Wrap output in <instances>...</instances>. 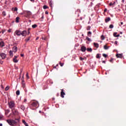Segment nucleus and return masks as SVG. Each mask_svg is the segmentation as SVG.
Wrapping results in <instances>:
<instances>
[{"label": "nucleus", "instance_id": "8", "mask_svg": "<svg viewBox=\"0 0 126 126\" xmlns=\"http://www.w3.org/2000/svg\"><path fill=\"white\" fill-rule=\"evenodd\" d=\"M12 112L13 114V115H18V111L16 110V109H12Z\"/></svg>", "mask_w": 126, "mask_h": 126}, {"label": "nucleus", "instance_id": "24", "mask_svg": "<svg viewBox=\"0 0 126 126\" xmlns=\"http://www.w3.org/2000/svg\"><path fill=\"white\" fill-rule=\"evenodd\" d=\"M87 51L88 52H92V48H87Z\"/></svg>", "mask_w": 126, "mask_h": 126}, {"label": "nucleus", "instance_id": "23", "mask_svg": "<svg viewBox=\"0 0 126 126\" xmlns=\"http://www.w3.org/2000/svg\"><path fill=\"white\" fill-rule=\"evenodd\" d=\"M30 40V36L28 37L27 38L25 39L26 42H28Z\"/></svg>", "mask_w": 126, "mask_h": 126}, {"label": "nucleus", "instance_id": "22", "mask_svg": "<svg viewBox=\"0 0 126 126\" xmlns=\"http://www.w3.org/2000/svg\"><path fill=\"white\" fill-rule=\"evenodd\" d=\"M2 14L3 16H5L6 15V13L5 12V11H3L2 12Z\"/></svg>", "mask_w": 126, "mask_h": 126}, {"label": "nucleus", "instance_id": "13", "mask_svg": "<svg viewBox=\"0 0 126 126\" xmlns=\"http://www.w3.org/2000/svg\"><path fill=\"white\" fill-rule=\"evenodd\" d=\"M94 47H95V48H99V44H98L97 43H94Z\"/></svg>", "mask_w": 126, "mask_h": 126}, {"label": "nucleus", "instance_id": "28", "mask_svg": "<svg viewBox=\"0 0 126 126\" xmlns=\"http://www.w3.org/2000/svg\"><path fill=\"white\" fill-rule=\"evenodd\" d=\"M32 28H36L37 27V25L34 24L32 26Z\"/></svg>", "mask_w": 126, "mask_h": 126}, {"label": "nucleus", "instance_id": "7", "mask_svg": "<svg viewBox=\"0 0 126 126\" xmlns=\"http://www.w3.org/2000/svg\"><path fill=\"white\" fill-rule=\"evenodd\" d=\"M15 34L17 36H20V35H21V32L19 30H16L15 32Z\"/></svg>", "mask_w": 126, "mask_h": 126}, {"label": "nucleus", "instance_id": "50", "mask_svg": "<svg viewBox=\"0 0 126 126\" xmlns=\"http://www.w3.org/2000/svg\"><path fill=\"white\" fill-rule=\"evenodd\" d=\"M45 14H49V12L48 11L45 12Z\"/></svg>", "mask_w": 126, "mask_h": 126}, {"label": "nucleus", "instance_id": "32", "mask_svg": "<svg viewBox=\"0 0 126 126\" xmlns=\"http://www.w3.org/2000/svg\"><path fill=\"white\" fill-rule=\"evenodd\" d=\"M86 39H87V40H88V41H91V39L89 37H87Z\"/></svg>", "mask_w": 126, "mask_h": 126}, {"label": "nucleus", "instance_id": "51", "mask_svg": "<svg viewBox=\"0 0 126 126\" xmlns=\"http://www.w3.org/2000/svg\"><path fill=\"white\" fill-rule=\"evenodd\" d=\"M31 1H32V2H34V1H35V0H30Z\"/></svg>", "mask_w": 126, "mask_h": 126}, {"label": "nucleus", "instance_id": "14", "mask_svg": "<svg viewBox=\"0 0 126 126\" xmlns=\"http://www.w3.org/2000/svg\"><path fill=\"white\" fill-rule=\"evenodd\" d=\"M13 52H14V53H16L17 52V47L14 46L13 48Z\"/></svg>", "mask_w": 126, "mask_h": 126}, {"label": "nucleus", "instance_id": "9", "mask_svg": "<svg viewBox=\"0 0 126 126\" xmlns=\"http://www.w3.org/2000/svg\"><path fill=\"white\" fill-rule=\"evenodd\" d=\"M61 97L62 98H64V95H65V94L64 93V92H63V90H62V92L61 93Z\"/></svg>", "mask_w": 126, "mask_h": 126}, {"label": "nucleus", "instance_id": "49", "mask_svg": "<svg viewBox=\"0 0 126 126\" xmlns=\"http://www.w3.org/2000/svg\"><path fill=\"white\" fill-rule=\"evenodd\" d=\"M87 30H90V27H88Z\"/></svg>", "mask_w": 126, "mask_h": 126}, {"label": "nucleus", "instance_id": "58", "mask_svg": "<svg viewBox=\"0 0 126 126\" xmlns=\"http://www.w3.org/2000/svg\"><path fill=\"white\" fill-rule=\"evenodd\" d=\"M28 34V35H29V34H30V32L29 31Z\"/></svg>", "mask_w": 126, "mask_h": 126}, {"label": "nucleus", "instance_id": "44", "mask_svg": "<svg viewBox=\"0 0 126 126\" xmlns=\"http://www.w3.org/2000/svg\"><path fill=\"white\" fill-rule=\"evenodd\" d=\"M24 102L25 103L26 102H27V99L26 98L24 99Z\"/></svg>", "mask_w": 126, "mask_h": 126}, {"label": "nucleus", "instance_id": "61", "mask_svg": "<svg viewBox=\"0 0 126 126\" xmlns=\"http://www.w3.org/2000/svg\"><path fill=\"white\" fill-rule=\"evenodd\" d=\"M0 126H2V124H0Z\"/></svg>", "mask_w": 126, "mask_h": 126}, {"label": "nucleus", "instance_id": "17", "mask_svg": "<svg viewBox=\"0 0 126 126\" xmlns=\"http://www.w3.org/2000/svg\"><path fill=\"white\" fill-rule=\"evenodd\" d=\"M23 124L25 125V126H29L28 124H27V123H26V122L25 121V120H23L22 121Z\"/></svg>", "mask_w": 126, "mask_h": 126}, {"label": "nucleus", "instance_id": "36", "mask_svg": "<svg viewBox=\"0 0 126 126\" xmlns=\"http://www.w3.org/2000/svg\"><path fill=\"white\" fill-rule=\"evenodd\" d=\"M91 34H92V32H88V35L89 36V35H91Z\"/></svg>", "mask_w": 126, "mask_h": 126}, {"label": "nucleus", "instance_id": "56", "mask_svg": "<svg viewBox=\"0 0 126 126\" xmlns=\"http://www.w3.org/2000/svg\"><path fill=\"white\" fill-rule=\"evenodd\" d=\"M22 79H24V76L23 75Z\"/></svg>", "mask_w": 126, "mask_h": 126}, {"label": "nucleus", "instance_id": "40", "mask_svg": "<svg viewBox=\"0 0 126 126\" xmlns=\"http://www.w3.org/2000/svg\"><path fill=\"white\" fill-rule=\"evenodd\" d=\"M80 61H83V60H84V59L82 57H80Z\"/></svg>", "mask_w": 126, "mask_h": 126}, {"label": "nucleus", "instance_id": "47", "mask_svg": "<svg viewBox=\"0 0 126 126\" xmlns=\"http://www.w3.org/2000/svg\"><path fill=\"white\" fill-rule=\"evenodd\" d=\"M113 61H114V59H113V58H111V59L110 60V63H112Z\"/></svg>", "mask_w": 126, "mask_h": 126}, {"label": "nucleus", "instance_id": "27", "mask_svg": "<svg viewBox=\"0 0 126 126\" xmlns=\"http://www.w3.org/2000/svg\"><path fill=\"white\" fill-rule=\"evenodd\" d=\"M104 39H105V37L103 35H102L101 36V40H104Z\"/></svg>", "mask_w": 126, "mask_h": 126}, {"label": "nucleus", "instance_id": "34", "mask_svg": "<svg viewBox=\"0 0 126 126\" xmlns=\"http://www.w3.org/2000/svg\"><path fill=\"white\" fill-rule=\"evenodd\" d=\"M21 109H22V110H25V107H24V106H22Z\"/></svg>", "mask_w": 126, "mask_h": 126}, {"label": "nucleus", "instance_id": "1", "mask_svg": "<svg viewBox=\"0 0 126 126\" xmlns=\"http://www.w3.org/2000/svg\"><path fill=\"white\" fill-rule=\"evenodd\" d=\"M6 122L9 126H16L17 123H19L20 122V119H15V120L9 119L6 120Z\"/></svg>", "mask_w": 126, "mask_h": 126}, {"label": "nucleus", "instance_id": "21", "mask_svg": "<svg viewBox=\"0 0 126 126\" xmlns=\"http://www.w3.org/2000/svg\"><path fill=\"white\" fill-rule=\"evenodd\" d=\"M103 48H104V50H108V49H109V47H108V46H107V45H104Z\"/></svg>", "mask_w": 126, "mask_h": 126}, {"label": "nucleus", "instance_id": "19", "mask_svg": "<svg viewBox=\"0 0 126 126\" xmlns=\"http://www.w3.org/2000/svg\"><path fill=\"white\" fill-rule=\"evenodd\" d=\"M116 4V2H110L109 3V5L112 6V5H115Z\"/></svg>", "mask_w": 126, "mask_h": 126}, {"label": "nucleus", "instance_id": "20", "mask_svg": "<svg viewBox=\"0 0 126 126\" xmlns=\"http://www.w3.org/2000/svg\"><path fill=\"white\" fill-rule=\"evenodd\" d=\"M9 54H10V57H12L13 56V53L12 52V51H10Z\"/></svg>", "mask_w": 126, "mask_h": 126}, {"label": "nucleus", "instance_id": "2", "mask_svg": "<svg viewBox=\"0 0 126 126\" xmlns=\"http://www.w3.org/2000/svg\"><path fill=\"white\" fill-rule=\"evenodd\" d=\"M8 105L10 109H12V108H13L14 106H15V104L14 103V101H11L10 102H8Z\"/></svg>", "mask_w": 126, "mask_h": 126}, {"label": "nucleus", "instance_id": "55", "mask_svg": "<svg viewBox=\"0 0 126 126\" xmlns=\"http://www.w3.org/2000/svg\"><path fill=\"white\" fill-rule=\"evenodd\" d=\"M42 40H46V38H45L42 37Z\"/></svg>", "mask_w": 126, "mask_h": 126}, {"label": "nucleus", "instance_id": "31", "mask_svg": "<svg viewBox=\"0 0 126 126\" xmlns=\"http://www.w3.org/2000/svg\"><path fill=\"white\" fill-rule=\"evenodd\" d=\"M47 8H48V7L47 6V5H44L43 6V9H47Z\"/></svg>", "mask_w": 126, "mask_h": 126}, {"label": "nucleus", "instance_id": "37", "mask_svg": "<svg viewBox=\"0 0 126 126\" xmlns=\"http://www.w3.org/2000/svg\"><path fill=\"white\" fill-rule=\"evenodd\" d=\"M22 83H25V81H24V79H22Z\"/></svg>", "mask_w": 126, "mask_h": 126}, {"label": "nucleus", "instance_id": "48", "mask_svg": "<svg viewBox=\"0 0 126 126\" xmlns=\"http://www.w3.org/2000/svg\"><path fill=\"white\" fill-rule=\"evenodd\" d=\"M26 76L27 77H28V78H29V76L28 75V73L26 74Z\"/></svg>", "mask_w": 126, "mask_h": 126}, {"label": "nucleus", "instance_id": "29", "mask_svg": "<svg viewBox=\"0 0 126 126\" xmlns=\"http://www.w3.org/2000/svg\"><path fill=\"white\" fill-rule=\"evenodd\" d=\"M96 59H100V55H99V54H97L96 55Z\"/></svg>", "mask_w": 126, "mask_h": 126}, {"label": "nucleus", "instance_id": "38", "mask_svg": "<svg viewBox=\"0 0 126 126\" xmlns=\"http://www.w3.org/2000/svg\"><path fill=\"white\" fill-rule=\"evenodd\" d=\"M22 85H23V88H25V83H23Z\"/></svg>", "mask_w": 126, "mask_h": 126}, {"label": "nucleus", "instance_id": "12", "mask_svg": "<svg viewBox=\"0 0 126 126\" xmlns=\"http://www.w3.org/2000/svg\"><path fill=\"white\" fill-rule=\"evenodd\" d=\"M117 58H123V54H116Z\"/></svg>", "mask_w": 126, "mask_h": 126}, {"label": "nucleus", "instance_id": "30", "mask_svg": "<svg viewBox=\"0 0 126 126\" xmlns=\"http://www.w3.org/2000/svg\"><path fill=\"white\" fill-rule=\"evenodd\" d=\"M8 89H9V87L7 86V87L5 88V90L6 91H7V90H8Z\"/></svg>", "mask_w": 126, "mask_h": 126}, {"label": "nucleus", "instance_id": "41", "mask_svg": "<svg viewBox=\"0 0 126 126\" xmlns=\"http://www.w3.org/2000/svg\"><path fill=\"white\" fill-rule=\"evenodd\" d=\"M60 64L61 66H63V63H60Z\"/></svg>", "mask_w": 126, "mask_h": 126}, {"label": "nucleus", "instance_id": "57", "mask_svg": "<svg viewBox=\"0 0 126 126\" xmlns=\"http://www.w3.org/2000/svg\"><path fill=\"white\" fill-rule=\"evenodd\" d=\"M107 11V9H104V12H106Z\"/></svg>", "mask_w": 126, "mask_h": 126}, {"label": "nucleus", "instance_id": "62", "mask_svg": "<svg viewBox=\"0 0 126 126\" xmlns=\"http://www.w3.org/2000/svg\"><path fill=\"white\" fill-rule=\"evenodd\" d=\"M115 36H117L116 34H115Z\"/></svg>", "mask_w": 126, "mask_h": 126}, {"label": "nucleus", "instance_id": "26", "mask_svg": "<svg viewBox=\"0 0 126 126\" xmlns=\"http://www.w3.org/2000/svg\"><path fill=\"white\" fill-rule=\"evenodd\" d=\"M16 94L17 95H20V92L18 90V91H16Z\"/></svg>", "mask_w": 126, "mask_h": 126}, {"label": "nucleus", "instance_id": "60", "mask_svg": "<svg viewBox=\"0 0 126 126\" xmlns=\"http://www.w3.org/2000/svg\"><path fill=\"white\" fill-rule=\"evenodd\" d=\"M38 39H39V37H36V40H38Z\"/></svg>", "mask_w": 126, "mask_h": 126}, {"label": "nucleus", "instance_id": "53", "mask_svg": "<svg viewBox=\"0 0 126 126\" xmlns=\"http://www.w3.org/2000/svg\"><path fill=\"white\" fill-rule=\"evenodd\" d=\"M120 24H121V25H123V24H124V23L123 22H121Z\"/></svg>", "mask_w": 126, "mask_h": 126}, {"label": "nucleus", "instance_id": "6", "mask_svg": "<svg viewBox=\"0 0 126 126\" xmlns=\"http://www.w3.org/2000/svg\"><path fill=\"white\" fill-rule=\"evenodd\" d=\"M21 35H22L23 37H26V35H27V32H26V31H23L21 32Z\"/></svg>", "mask_w": 126, "mask_h": 126}, {"label": "nucleus", "instance_id": "25", "mask_svg": "<svg viewBox=\"0 0 126 126\" xmlns=\"http://www.w3.org/2000/svg\"><path fill=\"white\" fill-rule=\"evenodd\" d=\"M109 28H110V29H113V28H114V25H110L109 26Z\"/></svg>", "mask_w": 126, "mask_h": 126}, {"label": "nucleus", "instance_id": "42", "mask_svg": "<svg viewBox=\"0 0 126 126\" xmlns=\"http://www.w3.org/2000/svg\"><path fill=\"white\" fill-rule=\"evenodd\" d=\"M114 44H115V45H118V41H115V42H114Z\"/></svg>", "mask_w": 126, "mask_h": 126}, {"label": "nucleus", "instance_id": "59", "mask_svg": "<svg viewBox=\"0 0 126 126\" xmlns=\"http://www.w3.org/2000/svg\"><path fill=\"white\" fill-rule=\"evenodd\" d=\"M122 2H125V0H122Z\"/></svg>", "mask_w": 126, "mask_h": 126}, {"label": "nucleus", "instance_id": "39", "mask_svg": "<svg viewBox=\"0 0 126 126\" xmlns=\"http://www.w3.org/2000/svg\"><path fill=\"white\" fill-rule=\"evenodd\" d=\"M0 64H2V63H3V61L0 60Z\"/></svg>", "mask_w": 126, "mask_h": 126}, {"label": "nucleus", "instance_id": "11", "mask_svg": "<svg viewBox=\"0 0 126 126\" xmlns=\"http://www.w3.org/2000/svg\"><path fill=\"white\" fill-rule=\"evenodd\" d=\"M81 50L82 52H85V51H86V47H85V46H82Z\"/></svg>", "mask_w": 126, "mask_h": 126}, {"label": "nucleus", "instance_id": "52", "mask_svg": "<svg viewBox=\"0 0 126 126\" xmlns=\"http://www.w3.org/2000/svg\"><path fill=\"white\" fill-rule=\"evenodd\" d=\"M21 57H24V54H21Z\"/></svg>", "mask_w": 126, "mask_h": 126}, {"label": "nucleus", "instance_id": "18", "mask_svg": "<svg viewBox=\"0 0 126 126\" xmlns=\"http://www.w3.org/2000/svg\"><path fill=\"white\" fill-rule=\"evenodd\" d=\"M19 19H20L19 17H17L16 18V22L17 23H18V22H19Z\"/></svg>", "mask_w": 126, "mask_h": 126}, {"label": "nucleus", "instance_id": "4", "mask_svg": "<svg viewBox=\"0 0 126 126\" xmlns=\"http://www.w3.org/2000/svg\"><path fill=\"white\" fill-rule=\"evenodd\" d=\"M25 13L26 14V17H27V18H28V16H30V15H31L32 14L31 12L29 11H26Z\"/></svg>", "mask_w": 126, "mask_h": 126}, {"label": "nucleus", "instance_id": "46", "mask_svg": "<svg viewBox=\"0 0 126 126\" xmlns=\"http://www.w3.org/2000/svg\"><path fill=\"white\" fill-rule=\"evenodd\" d=\"M114 37H119L120 35H115V34H114Z\"/></svg>", "mask_w": 126, "mask_h": 126}, {"label": "nucleus", "instance_id": "43", "mask_svg": "<svg viewBox=\"0 0 126 126\" xmlns=\"http://www.w3.org/2000/svg\"><path fill=\"white\" fill-rule=\"evenodd\" d=\"M52 5H53V3H52V2H50V6L52 7Z\"/></svg>", "mask_w": 126, "mask_h": 126}, {"label": "nucleus", "instance_id": "10", "mask_svg": "<svg viewBox=\"0 0 126 126\" xmlns=\"http://www.w3.org/2000/svg\"><path fill=\"white\" fill-rule=\"evenodd\" d=\"M17 56H14V58H13V62L14 63H18V60L17 59Z\"/></svg>", "mask_w": 126, "mask_h": 126}, {"label": "nucleus", "instance_id": "35", "mask_svg": "<svg viewBox=\"0 0 126 126\" xmlns=\"http://www.w3.org/2000/svg\"><path fill=\"white\" fill-rule=\"evenodd\" d=\"M18 10V9L17 8V7H15L14 9V11H17Z\"/></svg>", "mask_w": 126, "mask_h": 126}, {"label": "nucleus", "instance_id": "16", "mask_svg": "<svg viewBox=\"0 0 126 126\" xmlns=\"http://www.w3.org/2000/svg\"><path fill=\"white\" fill-rule=\"evenodd\" d=\"M0 47H4V43H3V42L1 41L0 42Z\"/></svg>", "mask_w": 126, "mask_h": 126}, {"label": "nucleus", "instance_id": "45", "mask_svg": "<svg viewBox=\"0 0 126 126\" xmlns=\"http://www.w3.org/2000/svg\"><path fill=\"white\" fill-rule=\"evenodd\" d=\"M8 32H9V33H10V32H11V29H9L8 30Z\"/></svg>", "mask_w": 126, "mask_h": 126}, {"label": "nucleus", "instance_id": "15", "mask_svg": "<svg viewBox=\"0 0 126 126\" xmlns=\"http://www.w3.org/2000/svg\"><path fill=\"white\" fill-rule=\"evenodd\" d=\"M110 20H111V18L108 17V18H106L105 19L106 23H107V22H109V21H110Z\"/></svg>", "mask_w": 126, "mask_h": 126}, {"label": "nucleus", "instance_id": "3", "mask_svg": "<svg viewBox=\"0 0 126 126\" xmlns=\"http://www.w3.org/2000/svg\"><path fill=\"white\" fill-rule=\"evenodd\" d=\"M32 106L33 107H38V106H39V103L37 101L33 102L32 103Z\"/></svg>", "mask_w": 126, "mask_h": 126}, {"label": "nucleus", "instance_id": "5", "mask_svg": "<svg viewBox=\"0 0 126 126\" xmlns=\"http://www.w3.org/2000/svg\"><path fill=\"white\" fill-rule=\"evenodd\" d=\"M0 56L1 57V58H2V60H4V59H5V58H6V55H5V54H4L3 53H0Z\"/></svg>", "mask_w": 126, "mask_h": 126}, {"label": "nucleus", "instance_id": "33", "mask_svg": "<svg viewBox=\"0 0 126 126\" xmlns=\"http://www.w3.org/2000/svg\"><path fill=\"white\" fill-rule=\"evenodd\" d=\"M102 56L103 57H104V58H106V57H108V55H107V54H103Z\"/></svg>", "mask_w": 126, "mask_h": 126}, {"label": "nucleus", "instance_id": "54", "mask_svg": "<svg viewBox=\"0 0 126 126\" xmlns=\"http://www.w3.org/2000/svg\"><path fill=\"white\" fill-rule=\"evenodd\" d=\"M102 63H106V62H105L104 61H102Z\"/></svg>", "mask_w": 126, "mask_h": 126}]
</instances>
